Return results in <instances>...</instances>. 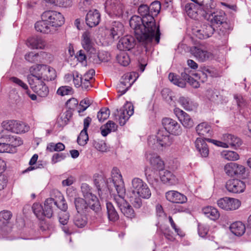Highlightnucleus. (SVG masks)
Wrapping results in <instances>:
<instances>
[{"label": "nucleus", "mask_w": 251, "mask_h": 251, "mask_svg": "<svg viewBox=\"0 0 251 251\" xmlns=\"http://www.w3.org/2000/svg\"><path fill=\"white\" fill-rule=\"evenodd\" d=\"M138 13L142 16L134 15L130 19L129 25L134 30L138 41L144 46L151 45L153 42L159 43L160 32L152 15H150V8L146 4L138 7Z\"/></svg>", "instance_id": "1"}, {"label": "nucleus", "mask_w": 251, "mask_h": 251, "mask_svg": "<svg viewBox=\"0 0 251 251\" xmlns=\"http://www.w3.org/2000/svg\"><path fill=\"white\" fill-rule=\"evenodd\" d=\"M112 180L118 195L114 200L121 212L127 218H132L135 214L132 206L125 200L126 189L121 174L117 168L112 171Z\"/></svg>", "instance_id": "2"}, {"label": "nucleus", "mask_w": 251, "mask_h": 251, "mask_svg": "<svg viewBox=\"0 0 251 251\" xmlns=\"http://www.w3.org/2000/svg\"><path fill=\"white\" fill-rule=\"evenodd\" d=\"M151 195L150 188L142 179L138 177L132 179L128 198L131 204L135 208H140L142 205L141 198L148 199Z\"/></svg>", "instance_id": "3"}, {"label": "nucleus", "mask_w": 251, "mask_h": 251, "mask_svg": "<svg viewBox=\"0 0 251 251\" xmlns=\"http://www.w3.org/2000/svg\"><path fill=\"white\" fill-rule=\"evenodd\" d=\"M0 140V153H14L16 151V147L23 144L20 137L5 134V131L1 132Z\"/></svg>", "instance_id": "4"}, {"label": "nucleus", "mask_w": 251, "mask_h": 251, "mask_svg": "<svg viewBox=\"0 0 251 251\" xmlns=\"http://www.w3.org/2000/svg\"><path fill=\"white\" fill-rule=\"evenodd\" d=\"M208 17V19L212 24L221 25L219 31V35L221 36L224 40H226V38L229 33V31L232 30L231 25L226 21V16L223 11L213 12L211 13Z\"/></svg>", "instance_id": "5"}, {"label": "nucleus", "mask_w": 251, "mask_h": 251, "mask_svg": "<svg viewBox=\"0 0 251 251\" xmlns=\"http://www.w3.org/2000/svg\"><path fill=\"white\" fill-rule=\"evenodd\" d=\"M169 133L164 129H160L155 136H150L148 138V145L152 148L160 147L166 148L173 142V138Z\"/></svg>", "instance_id": "6"}, {"label": "nucleus", "mask_w": 251, "mask_h": 251, "mask_svg": "<svg viewBox=\"0 0 251 251\" xmlns=\"http://www.w3.org/2000/svg\"><path fill=\"white\" fill-rule=\"evenodd\" d=\"M150 163L152 167L146 168L145 174L146 178L150 183L153 180H155L157 176V172L162 171L164 168V163L160 157L157 155L153 154L150 159Z\"/></svg>", "instance_id": "7"}, {"label": "nucleus", "mask_w": 251, "mask_h": 251, "mask_svg": "<svg viewBox=\"0 0 251 251\" xmlns=\"http://www.w3.org/2000/svg\"><path fill=\"white\" fill-rule=\"evenodd\" d=\"M30 74L36 75V76L44 80H54L56 77L55 70L49 66L37 65L32 66L29 69Z\"/></svg>", "instance_id": "8"}, {"label": "nucleus", "mask_w": 251, "mask_h": 251, "mask_svg": "<svg viewBox=\"0 0 251 251\" xmlns=\"http://www.w3.org/2000/svg\"><path fill=\"white\" fill-rule=\"evenodd\" d=\"M31 89L41 97H46L49 94V89L43 80L36 76V75H29L27 76Z\"/></svg>", "instance_id": "9"}, {"label": "nucleus", "mask_w": 251, "mask_h": 251, "mask_svg": "<svg viewBox=\"0 0 251 251\" xmlns=\"http://www.w3.org/2000/svg\"><path fill=\"white\" fill-rule=\"evenodd\" d=\"M205 140L211 142L218 147L227 148L226 142L225 141L222 142L209 138H204V140L201 138H198L195 142V147L202 157H206L208 156L209 154V149Z\"/></svg>", "instance_id": "10"}, {"label": "nucleus", "mask_w": 251, "mask_h": 251, "mask_svg": "<svg viewBox=\"0 0 251 251\" xmlns=\"http://www.w3.org/2000/svg\"><path fill=\"white\" fill-rule=\"evenodd\" d=\"M81 190L86 201L89 202V206L95 212H98L100 209V204L97 197L92 194L91 188L87 183H82Z\"/></svg>", "instance_id": "11"}, {"label": "nucleus", "mask_w": 251, "mask_h": 251, "mask_svg": "<svg viewBox=\"0 0 251 251\" xmlns=\"http://www.w3.org/2000/svg\"><path fill=\"white\" fill-rule=\"evenodd\" d=\"M42 18L48 21L51 26L55 29L61 26L65 22L63 15L55 11L49 10L44 12L42 15Z\"/></svg>", "instance_id": "12"}, {"label": "nucleus", "mask_w": 251, "mask_h": 251, "mask_svg": "<svg viewBox=\"0 0 251 251\" xmlns=\"http://www.w3.org/2000/svg\"><path fill=\"white\" fill-rule=\"evenodd\" d=\"M164 130L175 136H178L182 133V128L176 120L170 118H164L162 121Z\"/></svg>", "instance_id": "13"}, {"label": "nucleus", "mask_w": 251, "mask_h": 251, "mask_svg": "<svg viewBox=\"0 0 251 251\" xmlns=\"http://www.w3.org/2000/svg\"><path fill=\"white\" fill-rule=\"evenodd\" d=\"M190 71L189 69H186L184 70L183 72L181 73V78H178L177 76L174 75L173 73H170L168 76L169 79L174 84L181 87L184 88L186 86V81L190 80V78L192 76V74H190Z\"/></svg>", "instance_id": "14"}, {"label": "nucleus", "mask_w": 251, "mask_h": 251, "mask_svg": "<svg viewBox=\"0 0 251 251\" xmlns=\"http://www.w3.org/2000/svg\"><path fill=\"white\" fill-rule=\"evenodd\" d=\"M219 207L225 210H234L238 209L240 205V201L236 199L225 197L217 201Z\"/></svg>", "instance_id": "15"}, {"label": "nucleus", "mask_w": 251, "mask_h": 251, "mask_svg": "<svg viewBox=\"0 0 251 251\" xmlns=\"http://www.w3.org/2000/svg\"><path fill=\"white\" fill-rule=\"evenodd\" d=\"M214 31V28L207 23L202 24L200 27L194 29L196 36L200 39H206L211 36Z\"/></svg>", "instance_id": "16"}, {"label": "nucleus", "mask_w": 251, "mask_h": 251, "mask_svg": "<svg viewBox=\"0 0 251 251\" xmlns=\"http://www.w3.org/2000/svg\"><path fill=\"white\" fill-rule=\"evenodd\" d=\"M119 123L120 126H124L129 117L133 115L134 113V107L131 104H128L121 108L119 110H117Z\"/></svg>", "instance_id": "17"}, {"label": "nucleus", "mask_w": 251, "mask_h": 251, "mask_svg": "<svg viewBox=\"0 0 251 251\" xmlns=\"http://www.w3.org/2000/svg\"><path fill=\"white\" fill-rule=\"evenodd\" d=\"M226 190L232 193H240L244 191L246 184L244 182L238 179H229L226 184Z\"/></svg>", "instance_id": "18"}, {"label": "nucleus", "mask_w": 251, "mask_h": 251, "mask_svg": "<svg viewBox=\"0 0 251 251\" xmlns=\"http://www.w3.org/2000/svg\"><path fill=\"white\" fill-rule=\"evenodd\" d=\"M174 113L182 126L190 128L194 126V122L190 115L179 108H175Z\"/></svg>", "instance_id": "19"}, {"label": "nucleus", "mask_w": 251, "mask_h": 251, "mask_svg": "<svg viewBox=\"0 0 251 251\" xmlns=\"http://www.w3.org/2000/svg\"><path fill=\"white\" fill-rule=\"evenodd\" d=\"M105 7L117 16L122 15L124 12V5L119 0H107Z\"/></svg>", "instance_id": "20"}, {"label": "nucleus", "mask_w": 251, "mask_h": 251, "mask_svg": "<svg viewBox=\"0 0 251 251\" xmlns=\"http://www.w3.org/2000/svg\"><path fill=\"white\" fill-rule=\"evenodd\" d=\"M191 53L199 61L204 62L213 57V54L201 48L194 47L191 49Z\"/></svg>", "instance_id": "21"}, {"label": "nucleus", "mask_w": 251, "mask_h": 251, "mask_svg": "<svg viewBox=\"0 0 251 251\" xmlns=\"http://www.w3.org/2000/svg\"><path fill=\"white\" fill-rule=\"evenodd\" d=\"M224 170L226 173L229 176H233L235 175H242L245 172V168L234 162L227 163L225 166Z\"/></svg>", "instance_id": "22"}, {"label": "nucleus", "mask_w": 251, "mask_h": 251, "mask_svg": "<svg viewBox=\"0 0 251 251\" xmlns=\"http://www.w3.org/2000/svg\"><path fill=\"white\" fill-rule=\"evenodd\" d=\"M166 199L171 202L184 203L187 201V197L183 194L174 190L169 191L165 193Z\"/></svg>", "instance_id": "23"}, {"label": "nucleus", "mask_w": 251, "mask_h": 251, "mask_svg": "<svg viewBox=\"0 0 251 251\" xmlns=\"http://www.w3.org/2000/svg\"><path fill=\"white\" fill-rule=\"evenodd\" d=\"M132 79V75H126L122 80L117 84V89L118 93H120V96H122L125 94L128 89L131 87L132 84L134 82L136 79L134 80L130 81Z\"/></svg>", "instance_id": "24"}, {"label": "nucleus", "mask_w": 251, "mask_h": 251, "mask_svg": "<svg viewBox=\"0 0 251 251\" xmlns=\"http://www.w3.org/2000/svg\"><path fill=\"white\" fill-rule=\"evenodd\" d=\"M35 28L37 31L44 34H52L56 31V29L52 27L44 18H42L41 21L35 23Z\"/></svg>", "instance_id": "25"}, {"label": "nucleus", "mask_w": 251, "mask_h": 251, "mask_svg": "<svg viewBox=\"0 0 251 251\" xmlns=\"http://www.w3.org/2000/svg\"><path fill=\"white\" fill-rule=\"evenodd\" d=\"M135 46V39L130 35H126L122 38L119 41L117 48L121 50H129Z\"/></svg>", "instance_id": "26"}, {"label": "nucleus", "mask_w": 251, "mask_h": 251, "mask_svg": "<svg viewBox=\"0 0 251 251\" xmlns=\"http://www.w3.org/2000/svg\"><path fill=\"white\" fill-rule=\"evenodd\" d=\"M85 21L89 27L97 25L100 21V15L99 11L96 9L90 10L86 16Z\"/></svg>", "instance_id": "27"}, {"label": "nucleus", "mask_w": 251, "mask_h": 251, "mask_svg": "<svg viewBox=\"0 0 251 251\" xmlns=\"http://www.w3.org/2000/svg\"><path fill=\"white\" fill-rule=\"evenodd\" d=\"M81 44L83 49L90 54L96 53V50L93 47L92 36L90 32L86 31L82 35Z\"/></svg>", "instance_id": "28"}, {"label": "nucleus", "mask_w": 251, "mask_h": 251, "mask_svg": "<svg viewBox=\"0 0 251 251\" xmlns=\"http://www.w3.org/2000/svg\"><path fill=\"white\" fill-rule=\"evenodd\" d=\"M160 172V179L164 183L169 185H174L177 183L176 178L170 171L163 169Z\"/></svg>", "instance_id": "29"}, {"label": "nucleus", "mask_w": 251, "mask_h": 251, "mask_svg": "<svg viewBox=\"0 0 251 251\" xmlns=\"http://www.w3.org/2000/svg\"><path fill=\"white\" fill-rule=\"evenodd\" d=\"M52 193L54 194V205H56L61 211H67L68 205L65 201L63 195L58 190H54Z\"/></svg>", "instance_id": "30"}, {"label": "nucleus", "mask_w": 251, "mask_h": 251, "mask_svg": "<svg viewBox=\"0 0 251 251\" xmlns=\"http://www.w3.org/2000/svg\"><path fill=\"white\" fill-rule=\"evenodd\" d=\"M27 45L32 49H45L47 47L45 40L38 37H33L28 39Z\"/></svg>", "instance_id": "31"}, {"label": "nucleus", "mask_w": 251, "mask_h": 251, "mask_svg": "<svg viewBox=\"0 0 251 251\" xmlns=\"http://www.w3.org/2000/svg\"><path fill=\"white\" fill-rule=\"evenodd\" d=\"M223 140L226 142L227 148L229 147H239L241 145V140L238 137L230 134L223 135Z\"/></svg>", "instance_id": "32"}, {"label": "nucleus", "mask_w": 251, "mask_h": 251, "mask_svg": "<svg viewBox=\"0 0 251 251\" xmlns=\"http://www.w3.org/2000/svg\"><path fill=\"white\" fill-rule=\"evenodd\" d=\"M75 204L76 209L78 213H86L91 208L89 206V202L82 198H78L75 199Z\"/></svg>", "instance_id": "33"}, {"label": "nucleus", "mask_w": 251, "mask_h": 251, "mask_svg": "<svg viewBox=\"0 0 251 251\" xmlns=\"http://www.w3.org/2000/svg\"><path fill=\"white\" fill-rule=\"evenodd\" d=\"M124 31V25L120 22H114L109 31V35L113 39L118 38Z\"/></svg>", "instance_id": "34"}, {"label": "nucleus", "mask_w": 251, "mask_h": 251, "mask_svg": "<svg viewBox=\"0 0 251 251\" xmlns=\"http://www.w3.org/2000/svg\"><path fill=\"white\" fill-rule=\"evenodd\" d=\"M94 182L96 186L100 197L104 199L105 197L102 195L101 188L105 185V178L101 175L96 174L94 175Z\"/></svg>", "instance_id": "35"}, {"label": "nucleus", "mask_w": 251, "mask_h": 251, "mask_svg": "<svg viewBox=\"0 0 251 251\" xmlns=\"http://www.w3.org/2000/svg\"><path fill=\"white\" fill-rule=\"evenodd\" d=\"M178 102L184 109L187 111H192L196 109L198 106L189 98L184 97H180L178 100Z\"/></svg>", "instance_id": "36"}, {"label": "nucleus", "mask_w": 251, "mask_h": 251, "mask_svg": "<svg viewBox=\"0 0 251 251\" xmlns=\"http://www.w3.org/2000/svg\"><path fill=\"white\" fill-rule=\"evenodd\" d=\"M230 229L232 233L236 236H241L245 232V226L241 222H235L230 226Z\"/></svg>", "instance_id": "37"}, {"label": "nucleus", "mask_w": 251, "mask_h": 251, "mask_svg": "<svg viewBox=\"0 0 251 251\" xmlns=\"http://www.w3.org/2000/svg\"><path fill=\"white\" fill-rule=\"evenodd\" d=\"M202 211L207 217L212 220H216L220 217L218 210L212 206H206L202 208Z\"/></svg>", "instance_id": "38"}, {"label": "nucleus", "mask_w": 251, "mask_h": 251, "mask_svg": "<svg viewBox=\"0 0 251 251\" xmlns=\"http://www.w3.org/2000/svg\"><path fill=\"white\" fill-rule=\"evenodd\" d=\"M59 221L63 226L62 227L64 232L66 234H70L68 226H65L69 220L70 215L67 211H60L58 214Z\"/></svg>", "instance_id": "39"}, {"label": "nucleus", "mask_w": 251, "mask_h": 251, "mask_svg": "<svg viewBox=\"0 0 251 251\" xmlns=\"http://www.w3.org/2000/svg\"><path fill=\"white\" fill-rule=\"evenodd\" d=\"M196 131L201 136H209L212 133L210 126L205 123H202L196 127Z\"/></svg>", "instance_id": "40"}, {"label": "nucleus", "mask_w": 251, "mask_h": 251, "mask_svg": "<svg viewBox=\"0 0 251 251\" xmlns=\"http://www.w3.org/2000/svg\"><path fill=\"white\" fill-rule=\"evenodd\" d=\"M54 198L47 199L44 203V212L45 217L50 218L53 215V206H54Z\"/></svg>", "instance_id": "41"}, {"label": "nucleus", "mask_w": 251, "mask_h": 251, "mask_svg": "<svg viewBox=\"0 0 251 251\" xmlns=\"http://www.w3.org/2000/svg\"><path fill=\"white\" fill-rule=\"evenodd\" d=\"M12 214L9 211L3 210L0 212V228L5 227L10 222Z\"/></svg>", "instance_id": "42"}, {"label": "nucleus", "mask_w": 251, "mask_h": 251, "mask_svg": "<svg viewBox=\"0 0 251 251\" xmlns=\"http://www.w3.org/2000/svg\"><path fill=\"white\" fill-rule=\"evenodd\" d=\"M117 127V126L114 122L109 121L106 124L101 127V134L103 136H106L111 132L115 131Z\"/></svg>", "instance_id": "43"}, {"label": "nucleus", "mask_w": 251, "mask_h": 251, "mask_svg": "<svg viewBox=\"0 0 251 251\" xmlns=\"http://www.w3.org/2000/svg\"><path fill=\"white\" fill-rule=\"evenodd\" d=\"M106 208L108 217L110 221L115 222L119 219L118 214L112 203L110 202H107Z\"/></svg>", "instance_id": "44"}, {"label": "nucleus", "mask_w": 251, "mask_h": 251, "mask_svg": "<svg viewBox=\"0 0 251 251\" xmlns=\"http://www.w3.org/2000/svg\"><path fill=\"white\" fill-rule=\"evenodd\" d=\"M2 124L4 128V130H3L2 132L5 131V134H7V131H10L16 133V126L17 125V121L11 120L8 121H4L2 123Z\"/></svg>", "instance_id": "45"}, {"label": "nucleus", "mask_w": 251, "mask_h": 251, "mask_svg": "<svg viewBox=\"0 0 251 251\" xmlns=\"http://www.w3.org/2000/svg\"><path fill=\"white\" fill-rule=\"evenodd\" d=\"M74 223L77 227L82 228L86 225L87 219L86 216L78 213L74 217Z\"/></svg>", "instance_id": "46"}, {"label": "nucleus", "mask_w": 251, "mask_h": 251, "mask_svg": "<svg viewBox=\"0 0 251 251\" xmlns=\"http://www.w3.org/2000/svg\"><path fill=\"white\" fill-rule=\"evenodd\" d=\"M118 62L123 66H127L130 62V59L127 52L121 51L116 57Z\"/></svg>", "instance_id": "47"}, {"label": "nucleus", "mask_w": 251, "mask_h": 251, "mask_svg": "<svg viewBox=\"0 0 251 251\" xmlns=\"http://www.w3.org/2000/svg\"><path fill=\"white\" fill-rule=\"evenodd\" d=\"M32 211L37 218L43 220L45 217L44 208L42 205L39 203H34L32 206Z\"/></svg>", "instance_id": "48"}, {"label": "nucleus", "mask_w": 251, "mask_h": 251, "mask_svg": "<svg viewBox=\"0 0 251 251\" xmlns=\"http://www.w3.org/2000/svg\"><path fill=\"white\" fill-rule=\"evenodd\" d=\"M48 4H52L59 7H67L72 5L71 0H43Z\"/></svg>", "instance_id": "49"}, {"label": "nucleus", "mask_w": 251, "mask_h": 251, "mask_svg": "<svg viewBox=\"0 0 251 251\" xmlns=\"http://www.w3.org/2000/svg\"><path fill=\"white\" fill-rule=\"evenodd\" d=\"M221 156L224 159L229 161H235L239 159V155L235 151H224L221 152Z\"/></svg>", "instance_id": "50"}, {"label": "nucleus", "mask_w": 251, "mask_h": 251, "mask_svg": "<svg viewBox=\"0 0 251 251\" xmlns=\"http://www.w3.org/2000/svg\"><path fill=\"white\" fill-rule=\"evenodd\" d=\"M65 148V145L61 142L57 144L50 143L47 146V150L50 152L60 151L64 150Z\"/></svg>", "instance_id": "51"}, {"label": "nucleus", "mask_w": 251, "mask_h": 251, "mask_svg": "<svg viewBox=\"0 0 251 251\" xmlns=\"http://www.w3.org/2000/svg\"><path fill=\"white\" fill-rule=\"evenodd\" d=\"M233 98L235 102L236 103L239 109H241L246 106L247 101L242 95L240 94H234Z\"/></svg>", "instance_id": "52"}, {"label": "nucleus", "mask_w": 251, "mask_h": 251, "mask_svg": "<svg viewBox=\"0 0 251 251\" xmlns=\"http://www.w3.org/2000/svg\"><path fill=\"white\" fill-rule=\"evenodd\" d=\"M110 111L106 107L102 108L97 114V118L100 122H103L109 116Z\"/></svg>", "instance_id": "53"}, {"label": "nucleus", "mask_w": 251, "mask_h": 251, "mask_svg": "<svg viewBox=\"0 0 251 251\" xmlns=\"http://www.w3.org/2000/svg\"><path fill=\"white\" fill-rule=\"evenodd\" d=\"M9 79L12 82L14 83L15 85L22 88L25 91V93L26 94H28V92L29 91L28 86L22 80L15 76L11 77L9 78Z\"/></svg>", "instance_id": "54"}, {"label": "nucleus", "mask_w": 251, "mask_h": 251, "mask_svg": "<svg viewBox=\"0 0 251 251\" xmlns=\"http://www.w3.org/2000/svg\"><path fill=\"white\" fill-rule=\"evenodd\" d=\"M149 8H150V15H152L153 17L154 15H157L160 11L161 8L160 3L158 1H153L149 6Z\"/></svg>", "instance_id": "55"}, {"label": "nucleus", "mask_w": 251, "mask_h": 251, "mask_svg": "<svg viewBox=\"0 0 251 251\" xmlns=\"http://www.w3.org/2000/svg\"><path fill=\"white\" fill-rule=\"evenodd\" d=\"M219 92L216 89L207 90L206 93L207 98L211 101L216 102L218 99Z\"/></svg>", "instance_id": "56"}, {"label": "nucleus", "mask_w": 251, "mask_h": 251, "mask_svg": "<svg viewBox=\"0 0 251 251\" xmlns=\"http://www.w3.org/2000/svg\"><path fill=\"white\" fill-rule=\"evenodd\" d=\"M89 139L87 131L81 130L79 135L77 137V141L80 146H84L87 144Z\"/></svg>", "instance_id": "57"}, {"label": "nucleus", "mask_w": 251, "mask_h": 251, "mask_svg": "<svg viewBox=\"0 0 251 251\" xmlns=\"http://www.w3.org/2000/svg\"><path fill=\"white\" fill-rule=\"evenodd\" d=\"M192 75L193 76H194L196 78L198 79H201V81L204 82L206 80L208 76L211 75V72L207 69L205 71V72L201 71L198 73H193Z\"/></svg>", "instance_id": "58"}, {"label": "nucleus", "mask_w": 251, "mask_h": 251, "mask_svg": "<svg viewBox=\"0 0 251 251\" xmlns=\"http://www.w3.org/2000/svg\"><path fill=\"white\" fill-rule=\"evenodd\" d=\"M39 55L38 53L34 51H30L25 55V59L30 63H35L38 61Z\"/></svg>", "instance_id": "59"}, {"label": "nucleus", "mask_w": 251, "mask_h": 251, "mask_svg": "<svg viewBox=\"0 0 251 251\" xmlns=\"http://www.w3.org/2000/svg\"><path fill=\"white\" fill-rule=\"evenodd\" d=\"M194 3H187L185 6L187 15L191 18H196L197 16V12L194 10Z\"/></svg>", "instance_id": "60"}, {"label": "nucleus", "mask_w": 251, "mask_h": 251, "mask_svg": "<svg viewBox=\"0 0 251 251\" xmlns=\"http://www.w3.org/2000/svg\"><path fill=\"white\" fill-rule=\"evenodd\" d=\"M72 88L70 86H61L58 89L57 94L62 96L68 95L72 93Z\"/></svg>", "instance_id": "61"}, {"label": "nucleus", "mask_w": 251, "mask_h": 251, "mask_svg": "<svg viewBox=\"0 0 251 251\" xmlns=\"http://www.w3.org/2000/svg\"><path fill=\"white\" fill-rule=\"evenodd\" d=\"M16 133H21L27 132L29 129V126L22 122L17 121V125L16 126Z\"/></svg>", "instance_id": "62"}, {"label": "nucleus", "mask_w": 251, "mask_h": 251, "mask_svg": "<svg viewBox=\"0 0 251 251\" xmlns=\"http://www.w3.org/2000/svg\"><path fill=\"white\" fill-rule=\"evenodd\" d=\"M73 82L75 87L79 88L82 84V76L77 71H73Z\"/></svg>", "instance_id": "63"}, {"label": "nucleus", "mask_w": 251, "mask_h": 251, "mask_svg": "<svg viewBox=\"0 0 251 251\" xmlns=\"http://www.w3.org/2000/svg\"><path fill=\"white\" fill-rule=\"evenodd\" d=\"M95 148L98 151L101 152H105L107 151V148L106 144L102 141H95L94 143Z\"/></svg>", "instance_id": "64"}]
</instances>
